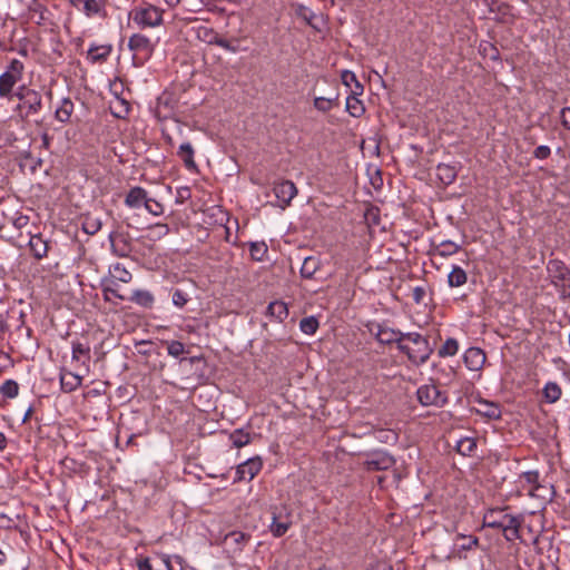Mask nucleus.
Here are the masks:
<instances>
[{"label":"nucleus","instance_id":"nucleus-56","mask_svg":"<svg viewBox=\"0 0 570 570\" xmlns=\"http://www.w3.org/2000/svg\"><path fill=\"white\" fill-rule=\"evenodd\" d=\"M137 567H138V570H153V567H151L148 558L138 559Z\"/></svg>","mask_w":570,"mask_h":570},{"label":"nucleus","instance_id":"nucleus-58","mask_svg":"<svg viewBox=\"0 0 570 570\" xmlns=\"http://www.w3.org/2000/svg\"><path fill=\"white\" fill-rule=\"evenodd\" d=\"M121 106L124 107V110L122 111H119V112H114L116 117H119V118H124L128 111H129V108H128V105H126L125 102H121Z\"/></svg>","mask_w":570,"mask_h":570},{"label":"nucleus","instance_id":"nucleus-33","mask_svg":"<svg viewBox=\"0 0 570 570\" xmlns=\"http://www.w3.org/2000/svg\"><path fill=\"white\" fill-rule=\"evenodd\" d=\"M548 271L552 275L553 278H557L560 281L564 279L568 274L567 267L560 261L549 262Z\"/></svg>","mask_w":570,"mask_h":570},{"label":"nucleus","instance_id":"nucleus-48","mask_svg":"<svg viewBox=\"0 0 570 570\" xmlns=\"http://www.w3.org/2000/svg\"><path fill=\"white\" fill-rule=\"evenodd\" d=\"M267 248L264 243H253L250 245V255L256 261H262V257L266 253Z\"/></svg>","mask_w":570,"mask_h":570},{"label":"nucleus","instance_id":"nucleus-52","mask_svg":"<svg viewBox=\"0 0 570 570\" xmlns=\"http://www.w3.org/2000/svg\"><path fill=\"white\" fill-rule=\"evenodd\" d=\"M519 529H520V527L504 529V531H502V533L508 541H513V540L518 539L520 535Z\"/></svg>","mask_w":570,"mask_h":570},{"label":"nucleus","instance_id":"nucleus-45","mask_svg":"<svg viewBox=\"0 0 570 570\" xmlns=\"http://www.w3.org/2000/svg\"><path fill=\"white\" fill-rule=\"evenodd\" d=\"M104 295H105V298L106 299H110V296H114L116 298H119L121 301L125 299V296L120 295L118 293V291L116 289V283L114 281H109L105 286H104Z\"/></svg>","mask_w":570,"mask_h":570},{"label":"nucleus","instance_id":"nucleus-51","mask_svg":"<svg viewBox=\"0 0 570 570\" xmlns=\"http://www.w3.org/2000/svg\"><path fill=\"white\" fill-rule=\"evenodd\" d=\"M560 119L562 126L570 130V107H564L561 109Z\"/></svg>","mask_w":570,"mask_h":570},{"label":"nucleus","instance_id":"nucleus-17","mask_svg":"<svg viewBox=\"0 0 570 570\" xmlns=\"http://www.w3.org/2000/svg\"><path fill=\"white\" fill-rule=\"evenodd\" d=\"M194 154H195L194 148H193L191 144L188 141L183 142L177 150V155L181 158V160L184 161V165L187 169L196 168V163L194 160Z\"/></svg>","mask_w":570,"mask_h":570},{"label":"nucleus","instance_id":"nucleus-34","mask_svg":"<svg viewBox=\"0 0 570 570\" xmlns=\"http://www.w3.org/2000/svg\"><path fill=\"white\" fill-rule=\"evenodd\" d=\"M335 105H337V96L331 97H316L314 99V107L322 112L330 111Z\"/></svg>","mask_w":570,"mask_h":570},{"label":"nucleus","instance_id":"nucleus-46","mask_svg":"<svg viewBox=\"0 0 570 570\" xmlns=\"http://www.w3.org/2000/svg\"><path fill=\"white\" fill-rule=\"evenodd\" d=\"M520 525H521V522L517 517H513V515H510L507 513L502 514V522H501L500 530L504 531V529L520 527Z\"/></svg>","mask_w":570,"mask_h":570},{"label":"nucleus","instance_id":"nucleus-20","mask_svg":"<svg viewBox=\"0 0 570 570\" xmlns=\"http://www.w3.org/2000/svg\"><path fill=\"white\" fill-rule=\"evenodd\" d=\"M130 301L139 306L150 308L154 305L155 298L149 291L136 289L132 292Z\"/></svg>","mask_w":570,"mask_h":570},{"label":"nucleus","instance_id":"nucleus-7","mask_svg":"<svg viewBox=\"0 0 570 570\" xmlns=\"http://www.w3.org/2000/svg\"><path fill=\"white\" fill-rule=\"evenodd\" d=\"M70 4L78 11L82 12L87 18H105L106 0H68Z\"/></svg>","mask_w":570,"mask_h":570},{"label":"nucleus","instance_id":"nucleus-47","mask_svg":"<svg viewBox=\"0 0 570 570\" xmlns=\"http://www.w3.org/2000/svg\"><path fill=\"white\" fill-rule=\"evenodd\" d=\"M149 233L154 239L161 238L169 233V228L166 224H156L149 228Z\"/></svg>","mask_w":570,"mask_h":570},{"label":"nucleus","instance_id":"nucleus-9","mask_svg":"<svg viewBox=\"0 0 570 570\" xmlns=\"http://www.w3.org/2000/svg\"><path fill=\"white\" fill-rule=\"evenodd\" d=\"M274 194L279 202L281 208H286L297 195V188L291 180H282L274 185Z\"/></svg>","mask_w":570,"mask_h":570},{"label":"nucleus","instance_id":"nucleus-1","mask_svg":"<svg viewBox=\"0 0 570 570\" xmlns=\"http://www.w3.org/2000/svg\"><path fill=\"white\" fill-rule=\"evenodd\" d=\"M400 351L416 365L425 363L432 353L428 340L415 332L405 333L404 338L400 342Z\"/></svg>","mask_w":570,"mask_h":570},{"label":"nucleus","instance_id":"nucleus-11","mask_svg":"<svg viewBox=\"0 0 570 570\" xmlns=\"http://www.w3.org/2000/svg\"><path fill=\"white\" fill-rule=\"evenodd\" d=\"M464 363L471 371H479L485 363V353L479 347H470L464 352Z\"/></svg>","mask_w":570,"mask_h":570},{"label":"nucleus","instance_id":"nucleus-44","mask_svg":"<svg viewBox=\"0 0 570 570\" xmlns=\"http://www.w3.org/2000/svg\"><path fill=\"white\" fill-rule=\"evenodd\" d=\"M144 206L154 216H159L164 212L163 205L160 203L148 197L146 198Z\"/></svg>","mask_w":570,"mask_h":570},{"label":"nucleus","instance_id":"nucleus-21","mask_svg":"<svg viewBox=\"0 0 570 570\" xmlns=\"http://www.w3.org/2000/svg\"><path fill=\"white\" fill-rule=\"evenodd\" d=\"M71 357L73 361L86 364L90 360V346L81 342H72Z\"/></svg>","mask_w":570,"mask_h":570},{"label":"nucleus","instance_id":"nucleus-14","mask_svg":"<svg viewBox=\"0 0 570 570\" xmlns=\"http://www.w3.org/2000/svg\"><path fill=\"white\" fill-rule=\"evenodd\" d=\"M322 266L321 259L316 256H308L304 259L301 266V275L304 278H313Z\"/></svg>","mask_w":570,"mask_h":570},{"label":"nucleus","instance_id":"nucleus-61","mask_svg":"<svg viewBox=\"0 0 570 570\" xmlns=\"http://www.w3.org/2000/svg\"><path fill=\"white\" fill-rule=\"evenodd\" d=\"M31 412H32V409H31V407H29V409H28V411L26 412L24 416H23V420H22L23 422H27V420H28V419L30 417V415H31Z\"/></svg>","mask_w":570,"mask_h":570},{"label":"nucleus","instance_id":"nucleus-13","mask_svg":"<svg viewBox=\"0 0 570 570\" xmlns=\"http://www.w3.org/2000/svg\"><path fill=\"white\" fill-rule=\"evenodd\" d=\"M147 193L141 187H134L126 196L125 204L130 208H139L146 202Z\"/></svg>","mask_w":570,"mask_h":570},{"label":"nucleus","instance_id":"nucleus-53","mask_svg":"<svg viewBox=\"0 0 570 570\" xmlns=\"http://www.w3.org/2000/svg\"><path fill=\"white\" fill-rule=\"evenodd\" d=\"M550 155V148L548 146H539L534 150V156L539 159H546Z\"/></svg>","mask_w":570,"mask_h":570},{"label":"nucleus","instance_id":"nucleus-64","mask_svg":"<svg viewBox=\"0 0 570 570\" xmlns=\"http://www.w3.org/2000/svg\"><path fill=\"white\" fill-rule=\"evenodd\" d=\"M422 292L421 288H415V297H416V301H419V296H420V293Z\"/></svg>","mask_w":570,"mask_h":570},{"label":"nucleus","instance_id":"nucleus-4","mask_svg":"<svg viewBox=\"0 0 570 570\" xmlns=\"http://www.w3.org/2000/svg\"><path fill=\"white\" fill-rule=\"evenodd\" d=\"M18 111L22 118L37 115L42 108V98L39 91L29 88H22L18 92Z\"/></svg>","mask_w":570,"mask_h":570},{"label":"nucleus","instance_id":"nucleus-3","mask_svg":"<svg viewBox=\"0 0 570 570\" xmlns=\"http://www.w3.org/2000/svg\"><path fill=\"white\" fill-rule=\"evenodd\" d=\"M128 49L135 66L140 67L150 59L155 51V43L142 33H134L129 37Z\"/></svg>","mask_w":570,"mask_h":570},{"label":"nucleus","instance_id":"nucleus-12","mask_svg":"<svg viewBox=\"0 0 570 570\" xmlns=\"http://www.w3.org/2000/svg\"><path fill=\"white\" fill-rule=\"evenodd\" d=\"M405 333L396 331L386 326H380L376 333V338L382 344L396 343L400 350V342L404 338Z\"/></svg>","mask_w":570,"mask_h":570},{"label":"nucleus","instance_id":"nucleus-63","mask_svg":"<svg viewBox=\"0 0 570 570\" xmlns=\"http://www.w3.org/2000/svg\"><path fill=\"white\" fill-rule=\"evenodd\" d=\"M491 50L493 51V55H491V58L492 59H497L498 58V51L495 48H491Z\"/></svg>","mask_w":570,"mask_h":570},{"label":"nucleus","instance_id":"nucleus-50","mask_svg":"<svg viewBox=\"0 0 570 570\" xmlns=\"http://www.w3.org/2000/svg\"><path fill=\"white\" fill-rule=\"evenodd\" d=\"M208 41H209L210 43H216V45H217V46H219L220 48L226 49V50H229V51H232V52H235V51H236V49H235V48H233V47L229 45V42H228L227 40L223 39V38H218V37L214 36V37H213V38H210Z\"/></svg>","mask_w":570,"mask_h":570},{"label":"nucleus","instance_id":"nucleus-35","mask_svg":"<svg viewBox=\"0 0 570 570\" xmlns=\"http://www.w3.org/2000/svg\"><path fill=\"white\" fill-rule=\"evenodd\" d=\"M543 394L548 402L554 403L561 396V389L557 383L549 382L543 387Z\"/></svg>","mask_w":570,"mask_h":570},{"label":"nucleus","instance_id":"nucleus-25","mask_svg":"<svg viewBox=\"0 0 570 570\" xmlns=\"http://www.w3.org/2000/svg\"><path fill=\"white\" fill-rule=\"evenodd\" d=\"M267 314L278 321H283L288 315L287 305L282 301H275L267 306Z\"/></svg>","mask_w":570,"mask_h":570},{"label":"nucleus","instance_id":"nucleus-31","mask_svg":"<svg viewBox=\"0 0 570 570\" xmlns=\"http://www.w3.org/2000/svg\"><path fill=\"white\" fill-rule=\"evenodd\" d=\"M479 543V539L473 535L458 534L455 538V547L459 550H472Z\"/></svg>","mask_w":570,"mask_h":570},{"label":"nucleus","instance_id":"nucleus-24","mask_svg":"<svg viewBox=\"0 0 570 570\" xmlns=\"http://www.w3.org/2000/svg\"><path fill=\"white\" fill-rule=\"evenodd\" d=\"M468 276L465 271L460 266H453L448 275V283L451 287H459L466 283Z\"/></svg>","mask_w":570,"mask_h":570},{"label":"nucleus","instance_id":"nucleus-41","mask_svg":"<svg viewBox=\"0 0 570 570\" xmlns=\"http://www.w3.org/2000/svg\"><path fill=\"white\" fill-rule=\"evenodd\" d=\"M460 250V245L452 240H443L438 246V253L443 256H451Z\"/></svg>","mask_w":570,"mask_h":570},{"label":"nucleus","instance_id":"nucleus-8","mask_svg":"<svg viewBox=\"0 0 570 570\" xmlns=\"http://www.w3.org/2000/svg\"><path fill=\"white\" fill-rule=\"evenodd\" d=\"M262 468L263 462L259 456L250 458L237 466L235 481H250L259 473Z\"/></svg>","mask_w":570,"mask_h":570},{"label":"nucleus","instance_id":"nucleus-60","mask_svg":"<svg viewBox=\"0 0 570 570\" xmlns=\"http://www.w3.org/2000/svg\"><path fill=\"white\" fill-rule=\"evenodd\" d=\"M169 7H175L180 0H164Z\"/></svg>","mask_w":570,"mask_h":570},{"label":"nucleus","instance_id":"nucleus-55","mask_svg":"<svg viewBox=\"0 0 570 570\" xmlns=\"http://www.w3.org/2000/svg\"><path fill=\"white\" fill-rule=\"evenodd\" d=\"M367 570H393L392 567L385 561H375L371 563Z\"/></svg>","mask_w":570,"mask_h":570},{"label":"nucleus","instance_id":"nucleus-22","mask_svg":"<svg viewBox=\"0 0 570 570\" xmlns=\"http://www.w3.org/2000/svg\"><path fill=\"white\" fill-rule=\"evenodd\" d=\"M436 176L444 185H450L455 180L456 170L451 165L440 164L436 167Z\"/></svg>","mask_w":570,"mask_h":570},{"label":"nucleus","instance_id":"nucleus-16","mask_svg":"<svg viewBox=\"0 0 570 570\" xmlns=\"http://www.w3.org/2000/svg\"><path fill=\"white\" fill-rule=\"evenodd\" d=\"M81 382L82 377L72 372L62 373L60 376L61 389L67 393L77 390L81 385Z\"/></svg>","mask_w":570,"mask_h":570},{"label":"nucleus","instance_id":"nucleus-36","mask_svg":"<svg viewBox=\"0 0 570 570\" xmlns=\"http://www.w3.org/2000/svg\"><path fill=\"white\" fill-rule=\"evenodd\" d=\"M476 448V442L472 438H463L458 441L456 450L462 455H470Z\"/></svg>","mask_w":570,"mask_h":570},{"label":"nucleus","instance_id":"nucleus-40","mask_svg":"<svg viewBox=\"0 0 570 570\" xmlns=\"http://www.w3.org/2000/svg\"><path fill=\"white\" fill-rule=\"evenodd\" d=\"M0 393L6 397L13 399L19 393V385L13 380H7L0 385Z\"/></svg>","mask_w":570,"mask_h":570},{"label":"nucleus","instance_id":"nucleus-26","mask_svg":"<svg viewBox=\"0 0 570 570\" xmlns=\"http://www.w3.org/2000/svg\"><path fill=\"white\" fill-rule=\"evenodd\" d=\"M73 112V104L70 99H63L60 106L57 108L55 112V117L60 122H68Z\"/></svg>","mask_w":570,"mask_h":570},{"label":"nucleus","instance_id":"nucleus-59","mask_svg":"<svg viewBox=\"0 0 570 570\" xmlns=\"http://www.w3.org/2000/svg\"><path fill=\"white\" fill-rule=\"evenodd\" d=\"M6 446H7V438L2 432H0V450H3Z\"/></svg>","mask_w":570,"mask_h":570},{"label":"nucleus","instance_id":"nucleus-10","mask_svg":"<svg viewBox=\"0 0 570 570\" xmlns=\"http://www.w3.org/2000/svg\"><path fill=\"white\" fill-rule=\"evenodd\" d=\"M394 459L386 452H374L364 462L368 471L387 470L394 465Z\"/></svg>","mask_w":570,"mask_h":570},{"label":"nucleus","instance_id":"nucleus-23","mask_svg":"<svg viewBox=\"0 0 570 570\" xmlns=\"http://www.w3.org/2000/svg\"><path fill=\"white\" fill-rule=\"evenodd\" d=\"M341 78H342V82L346 87L351 88L352 94L362 95L363 86L360 83V81L357 80L354 72H352L350 70H344L341 75Z\"/></svg>","mask_w":570,"mask_h":570},{"label":"nucleus","instance_id":"nucleus-32","mask_svg":"<svg viewBox=\"0 0 570 570\" xmlns=\"http://www.w3.org/2000/svg\"><path fill=\"white\" fill-rule=\"evenodd\" d=\"M229 440L236 448H242L247 445L250 442V435L248 432L244 431L243 429H238L233 431L229 434Z\"/></svg>","mask_w":570,"mask_h":570},{"label":"nucleus","instance_id":"nucleus-18","mask_svg":"<svg viewBox=\"0 0 570 570\" xmlns=\"http://www.w3.org/2000/svg\"><path fill=\"white\" fill-rule=\"evenodd\" d=\"M29 247L37 259L43 258L48 253V244L40 235L31 236Z\"/></svg>","mask_w":570,"mask_h":570},{"label":"nucleus","instance_id":"nucleus-27","mask_svg":"<svg viewBox=\"0 0 570 570\" xmlns=\"http://www.w3.org/2000/svg\"><path fill=\"white\" fill-rule=\"evenodd\" d=\"M521 479L524 480L531 489L529 490V495L531 497H540L538 491L542 489V485L539 484V473L538 471H527L521 474Z\"/></svg>","mask_w":570,"mask_h":570},{"label":"nucleus","instance_id":"nucleus-15","mask_svg":"<svg viewBox=\"0 0 570 570\" xmlns=\"http://www.w3.org/2000/svg\"><path fill=\"white\" fill-rule=\"evenodd\" d=\"M112 47L110 45L92 46L88 50V59L91 62H102L111 53Z\"/></svg>","mask_w":570,"mask_h":570},{"label":"nucleus","instance_id":"nucleus-42","mask_svg":"<svg viewBox=\"0 0 570 570\" xmlns=\"http://www.w3.org/2000/svg\"><path fill=\"white\" fill-rule=\"evenodd\" d=\"M299 328L304 334L313 335L318 328V321L314 316L305 317L299 322Z\"/></svg>","mask_w":570,"mask_h":570},{"label":"nucleus","instance_id":"nucleus-54","mask_svg":"<svg viewBox=\"0 0 570 570\" xmlns=\"http://www.w3.org/2000/svg\"><path fill=\"white\" fill-rule=\"evenodd\" d=\"M176 561L178 562V568L171 564V558L169 556L164 554L163 556V562L166 564L168 570H183V567L180 564V558L175 557Z\"/></svg>","mask_w":570,"mask_h":570},{"label":"nucleus","instance_id":"nucleus-57","mask_svg":"<svg viewBox=\"0 0 570 570\" xmlns=\"http://www.w3.org/2000/svg\"><path fill=\"white\" fill-rule=\"evenodd\" d=\"M228 537L234 539V541L237 542V543H239L240 541L245 540V535L242 532H233Z\"/></svg>","mask_w":570,"mask_h":570},{"label":"nucleus","instance_id":"nucleus-6","mask_svg":"<svg viewBox=\"0 0 570 570\" xmlns=\"http://www.w3.org/2000/svg\"><path fill=\"white\" fill-rule=\"evenodd\" d=\"M419 402L424 406H442L446 403V395L434 384H425L417 389Z\"/></svg>","mask_w":570,"mask_h":570},{"label":"nucleus","instance_id":"nucleus-62","mask_svg":"<svg viewBox=\"0 0 570 570\" xmlns=\"http://www.w3.org/2000/svg\"><path fill=\"white\" fill-rule=\"evenodd\" d=\"M6 562V554L3 551L0 550V566Z\"/></svg>","mask_w":570,"mask_h":570},{"label":"nucleus","instance_id":"nucleus-29","mask_svg":"<svg viewBox=\"0 0 570 570\" xmlns=\"http://www.w3.org/2000/svg\"><path fill=\"white\" fill-rule=\"evenodd\" d=\"M109 274L112 281H118L121 283H129L132 278L131 274L120 263L111 265L109 268Z\"/></svg>","mask_w":570,"mask_h":570},{"label":"nucleus","instance_id":"nucleus-38","mask_svg":"<svg viewBox=\"0 0 570 570\" xmlns=\"http://www.w3.org/2000/svg\"><path fill=\"white\" fill-rule=\"evenodd\" d=\"M502 511L492 510L488 512L483 518L484 525L489 528L500 529L502 522Z\"/></svg>","mask_w":570,"mask_h":570},{"label":"nucleus","instance_id":"nucleus-37","mask_svg":"<svg viewBox=\"0 0 570 570\" xmlns=\"http://www.w3.org/2000/svg\"><path fill=\"white\" fill-rule=\"evenodd\" d=\"M459 344L454 338H448L443 345L439 348V355L441 357L453 356L458 353Z\"/></svg>","mask_w":570,"mask_h":570},{"label":"nucleus","instance_id":"nucleus-30","mask_svg":"<svg viewBox=\"0 0 570 570\" xmlns=\"http://www.w3.org/2000/svg\"><path fill=\"white\" fill-rule=\"evenodd\" d=\"M291 527V522L288 520L286 521H279L276 513H273L272 523L269 525V530L274 537H282L284 535L287 530Z\"/></svg>","mask_w":570,"mask_h":570},{"label":"nucleus","instance_id":"nucleus-39","mask_svg":"<svg viewBox=\"0 0 570 570\" xmlns=\"http://www.w3.org/2000/svg\"><path fill=\"white\" fill-rule=\"evenodd\" d=\"M101 228V220L97 217L88 216L85 218L82 229L88 235H95Z\"/></svg>","mask_w":570,"mask_h":570},{"label":"nucleus","instance_id":"nucleus-2","mask_svg":"<svg viewBox=\"0 0 570 570\" xmlns=\"http://www.w3.org/2000/svg\"><path fill=\"white\" fill-rule=\"evenodd\" d=\"M163 9L150 3H144L130 10L129 18L132 19L138 28L146 29L163 24Z\"/></svg>","mask_w":570,"mask_h":570},{"label":"nucleus","instance_id":"nucleus-28","mask_svg":"<svg viewBox=\"0 0 570 570\" xmlns=\"http://www.w3.org/2000/svg\"><path fill=\"white\" fill-rule=\"evenodd\" d=\"M357 95H354L352 94L351 96H348L346 98V111L352 116V117H361L364 111H365V108L362 104V101L356 97Z\"/></svg>","mask_w":570,"mask_h":570},{"label":"nucleus","instance_id":"nucleus-43","mask_svg":"<svg viewBox=\"0 0 570 570\" xmlns=\"http://www.w3.org/2000/svg\"><path fill=\"white\" fill-rule=\"evenodd\" d=\"M167 352L173 357H178L185 353V346L179 341H170L167 343Z\"/></svg>","mask_w":570,"mask_h":570},{"label":"nucleus","instance_id":"nucleus-5","mask_svg":"<svg viewBox=\"0 0 570 570\" xmlns=\"http://www.w3.org/2000/svg\"><path fill=\"white\" fill-rule=\"evenodd\" d=\"M23 63L18 59H12L7 70L0 76V96L7 97L11 94L13 87L21 79L23 73Z\"/></svg>","mask_w":570,"mask_h":570},{"label":"nucleus","instance_id":"nucleus-49","mask_svg":"<svg viewBox=\"0 0 570 570\" xmlns=\"http://www.w3.org/2000/svg\"><path fill=\"white\" fill-rule=\"evenodd\" d=\"M188 302L187 294L180 289H176L173 293V304L179 308L184 307Z\"/></svg>","mask_w":570,"mask_h":570},{"label":"nucleus","instance_id":"nucleus-19","mask_svg":"<svg viewBox=\"0 0 570 570\" xmlns=\"http://www.w3.org/2000/svg\"><path fill=\"white\" fill-rule=\"evenodd\" d=\"M475 411L488 419H499L501 416V411L498 404L483 400L478 402Z\"/></svg>","mask_w":570,"mask_h":570}]
</instances>
